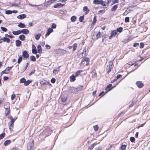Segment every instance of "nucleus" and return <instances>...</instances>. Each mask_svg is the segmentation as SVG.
<instances>
[{
    "label": "nucleus",
    "instance_id": "obj_1",
    "mask_svg": "<svg viewBox=\"0 0 150 150\" xmlns=\"http://www.w3.org/2000/svg\"><path fill=\"white\" fill-rule=\"evenodd\" d=\"M52 132V129L48 127L45 129L39 135V138L42 139H44L46 137L50 135Z\"/></svg>",
    "mask_w": 150,
    "mask_h": 150
},
{
    "label": "nucleus",
    "instance_id": "obj_2",
    "mask_svg": "<svg viewBox=\"0 0 150 150\" xmlns=\"http://www.w3.org/2000/svg\"><path fill=\"white\" fill-rule=\"evenodd\" d=\"M34 146L33 141L29 142L28 144V150H33V148Z\"/></svg>",
    "mask_w": 150,
    "mask_h": 150
},
{
    "label": "nucleus",
    "instance_id": "obj_3",
    "mask_svg": "<svg viewBox=\"0 0 150 150\" xmlns=\"http://www.w3.org/2000/svg\"><path fill=\"white\" fill-rule=\"evenodd\" d=\"M109 65L107 66L106 68L107 72L108 73H109L111 71L113 64L112 62V61H109Z\"/></svg>",
    "mask_w": 150,
    "mask_h": 150
},
{
    "label": "nucleus",
    "instance_id": "obj_4",
    "mask_svg": "<svg viewBox=\"0 0 150 150\" xmlns=\"http://www.w3.org/2000/svg\"><path fill=\"white\" fill-rule=\"evenodd\" d=\"M7 104L8 105L7 107L6 108H4L5 109V112L6 115H8L10 112L9 104L8 103H7Z\"/></svg>",
    "mask_w": 150,
    "mask_h": 150
},
{
    "label": "nucleus",
    "instance_id": "obj_5",
    "mask_svg": "<svg viewBox=\"0 0 150 150\" xmlns=\"http://www.w3.org/2000/svg\"><path fill=\"white\" fill-rule=\"evenodd\" d=\"M22 56L25 58H27L29 57V55L26 50L23 51L22 53Z\"/></svg>",
    "mask_w": 150,
    "mask_h": 150
},
{
    "label": "nucleus",
    "instance_id": "obj_6",
    "mask_svg": "<svg viewBox=\"0 0 150 150\" xmlns=\"http://www.w3.org/2000/svg\"><path fill=\"white\" fill-rule=\"evenodd\" d=\"M84 61H86V62L87 63L86 64V65H87L88 63L89 62V59L86 57H84L82 59L81 62V64H83V62Z\"/></svg>",
    "mask_w": 150,
    "mask_h": 150
},
{
    "label": "nucleus",
    "instance_id": "obj_7",
    "mask_svg": "<svg viewBox=\"0 0 150 150\" xmlns=\"http://www.w3.org/2000/svg\"><path fill=\"white\" fill-rule=\"evenodd\" d=\"M136 84L137 86L139 88H141L143 87L144 84L142 81H138L136 82Z\"/></svg>",
    "mask_w": 150,
    "mask_h": 150
},
{
    "label": "nucleus",
    "instance_id": "obj_8",
    "mask_svg": "<svg viewBox=\"0 0 150 150\" xmlns=\"http://www.w3.org/2000/svg\"><path fill=\"white\" fill-rule=\"evenodd\" d=\"M117 30H113L111 32V34L109 37V39H110L112 37L116 35L117 34Z\"/></svg>",
    "mask_w": 150,
    "mask_h": 150
},
{
    "label": "nucleus",
    "instance_id": "obj_9",
    "mask_svg": "<svg viewBox=\"0 0 150 150\" xmlns=\"http://www.w3.org/2000/svg\"><path fill=\"white\" fill-rule=\"evenodd\" d=\"M21 33L25 35H27L29 33V31L27 29H23L21 30Z\"/></svg>",
    "mask_w": 150,
    "mask_h": 150
},
{
    "label": "nucleus",
    "instance_id": "obj_10",
    "mask_svg": "<svg viewBox=\"0 0 150 150\" xmlns=\"http://www.w3.org/2000/svg\"><path fill=\"white\" fill-rule=\"evenodd\" d=\"M53 32V29L52 28H49L47 31V32L45 35V36H47Z\"/></svg>",
    "mask_w": 150,
    "mask_h": 150
},
{
    "label": "nucleus",
    "instance_id": "obj_11",
    "mask_svg": "<svg viewBox=\"0 0 150 150\" xmlns=\"http://www.w3.org/2000/svg\"><path fill=\"white\" fill-rule=\"evenodd\" d=\"M60 67H57L54 68V69L53 71V73L55 74H57L59 71V70Z\"/></svg>",
    "mask_w": 150,
    "mask_h": 150
},
{
    "label": "nucleus",
    "instance_id": "obj_12",
    "mask_svg": "<svg viewBox=\"0 0 150 150\" xmlns=\"http://www.w3.org/2000/svg\"><path fill=\"white\" fill-rule=\"evenodd\" d=\"M26 17V15L25 14H20L17 16V18L19 19H22Z\"/></svg>",
    "mask_w": 150,
    "mask_h": 150
},
{
    "label": "nucleus",
    "instance_id": "obj_13",
    "mask_svg": "<svg viewBox=\"0 0 150 150\" xmlns=\"http://www.w3.org/2000/svg\"><path fill=\"white\" fill-rule=\"evenodd\" d=\"M83 10L84 12H85V14H88L89 11V10L88 9L87 7L86 6H84L83 7Z\"/></svg>",
    "mask_w": 150,
    "mask_h": 150
},
{
    "label": "nucleus",
    "instance_id": "obj_14",
    "mask_svg": "<svg viewBox=\"0 0 150 150\" xmlns=\"http://www.w3.org/2000/svg\"><path fill=\"white\" fill-rule=\"evenodd\" d=\"M112 85L111 84H109L107 86L106 88H105V90L107 91L106 93H107L108 91H110L111 90V88H110V87L112 86Z\"/></svg>",
    "mask_w": 150,
    "mask_h": 150
},
{
    "label": "nucleus",
    "instance_id": "obj_15",
    "mask_svg": "<svg viewBox=\"0 0 150 150\" xmlns=\"http://www.w3.org/2000/svg\"><path fill=\"white\" fill-rule=\"evenodd\" d=\"M76 76L74 75H72L70 76V81L71 82L74 81L76 80Z\"/></svg>",
    "mask_w": 150,
    "mask_h": 150
},
{
    "label": "nucleus",
    "instance_id": "obj_16",
    "mask_svg": "<svg viewBox=\"0 0 150 150\" xmlns=\"http://www.w3.org/2000/svg\"><path fill=\"white\" fill-rule=\"evenodd\" d=\"M69 90L70 92L73 93H76L77 91L76 89L74 87L71 88Z\"/></svg>",
    "mask_w": 150,
    "mask_h": 150
},
{
    "label": "nucleus",
    "instance_id": "obj_17",
    "mask_svg": "<svg viewBox=\"0 0 150 150\" xmlns=\"http://www.w3.org/2000/svg\"><path fill=\"white\" fill-rule=\"evenodd\" d=\"M64 6V4H61V3H58L55 5L54 7V8H57L58 7H60L63 6Z\"/></svg>",
    "mask_w": 150,
    "mask_h": 150
},
{
    "label": "nucleus",
    "instance_id": "obj_18",
    "mask_svg": "<svg viewBox=\"0 0 150 150\" xmlns=\"http://www.w3.org/2000/svg\"><path fill=\"white\" fill-rule=\"evenodd\" d=\"M118 4H117L114 5L111 8V11H115V10L118 8Z\"/></svg>",
    "mask_w": 150,
    "mask_h": 150
},
{
    "label": "nucleus",
    "instance_id": "obj_19",
    "mask_svg": "<svg viewBox=\"0 0 150 150\" xmlns=\"http://www.w3.org/2000/svg\"><path fill=\"white\" fill-rule=\"evenodd\" d=\"M12 33L13 35H18L21 33V30H20L16 31H13Z\"/></svg>",
    "mask_w": 150,
    "mask_h": 150
},
{
    "label": "nucleus",
    "instance_id": "obj_20",
    "mask_svg": "<svg viewBox=\"0 0 150 150\" xmlns=\"http://www.w3.org/2000/svg\"><path fill=\"white\" fill-rule=\"evenodd\" d=\"M97 143H94L93 144L91 145L90 146H89L88 147V149L89 150H92L93 147H94V146L97 144Z\"/></svg>",
    "mask_w": 150,
    "mask_h": 150
},
{
    "label": "nucleus",
    "instance_id": "obj_21",
    "mask_svg": "<svg viewBox=\"0 0 150 150\" xmlns=\"http://www.w3.org/2000/svg\"><path fill=\"white\" fill-rule=\"evenodd\" d=\"M37 50L38 52L39 53L41 52L42 51V48L40 45H38L37 46Z\"/></svg>",
    "mask_w": 150,
    "mask_h": 150
},
{
    "label": "nucleus",
    "instance_id": "obj_22",
    "mask_svg": "<svg viewBox=\"0 0 150 150\" xmlns=\"http://www.w3.org/2000/svg\"><path fill=\"white\" fill-rule=\"evenodd\" d=\"M3 40L4 42H6L8 43H9L10 42V40L6 37H4L3 38Z\"/></svg>",
    "mask_w": 150,
    "mask_h": 150
},
{
    "label": "nucleus",
    "instance_id": "obj_23",
    "mask_svg": "<svg viewBox=\"0 0 150 150\" xmlns=\"http://www.w3.org/2000/svg\"><path fill=\"white\" fill-rule=\"evenodd\" d=\"M18 26L19 27L23 28H25V25L24 24L21 22L18 24Z\"/></svg>",
    "mask_w": 150,
    "mask_h": 150
},
{
    "label": "nucleus",
    "instance_id": "obj_24",
    "mask_svg": "<svg viewBox=\"0 0 150 150\" xmlns=\"http://www.w3.org/2000/svg\"><path fill=\"white\" fill-rule=\"evenodd\" d=\"M21 42L20 40H17L16 41V45L17 47H19L21 44Z\"/></svg>",
    "mask_w": 150,
    "mask_h": 150
},
{
    "label": "nucleus",
    "instance_id": "obj_25",
    "mask_svg": "<svg viewBox=\"0 0 150 150\" xmlns=\"http://www.w3.org/2000/svg\"><path fill=\"white\" fill-rule=\"evenodd\" d=\"M25 37L24 35H21L19 36V38L20 40L22 41H23L25 40Z\"/></svg>",
    "mask_w": 150,
    "mask_h": 150
},
{
    "label": "nucleus",
    "instance_id": "obj_26",
    "mask_svg": "<svg viewBox=\"0 0 150 150\" xmlns=\"http://www.w3.org/2000/svg\"><path fill=\"white\" fill-rule=\"evenodd\" d=\"M32 82V80H28L27 81H25L24 83V85L25 86H27L30 83Z\"/></svg>",
    "mask_w": 150,
    "mask_h": 150
},
{
    "label": "nucleus",
    "instance_id": "obj_27",
    "mask_svg": "<svg viewBox=\"0 0 150 150\" xmlns=\"http://www.w3.org/2000/svg\"><path fill=\"white\" fill-rule=\"evenodd\" d=\"M82 71V70H81L77 71L75 73V76L76 77L78 76L81 73Z\"/></svg>",
    "mask_w": 150,
    "mask_h": 150
},
{
    "label": "nucleus",
    "instance_id": "obj_28",
    "mask_svg": "<svg viewBox=\"0 0 150 150\" xmlns=\"http://www.w3.org/2000/svg\"><path fill=\"white\" fill-rule=\"evenodd\" d=\"M11 143V141L10 140H7L4 143V146H7L9 144Z\"/></svg>",
    "mask_w": 150,
    "mask_h": 150
},
{
    "label": "nucleus",
    "instance_id": "obj_29",
    "mask_svg": "<svg viewBox=\"0 0 150 150\" xmlns=\"http://www.w3.org/2000/svg\"><path fill=\"white\" fill-rule=\"evenodd\" d=\"M13 66H12L11 67H7L6 69H5V71H6L8 72V74L9 73L10 71V70L11 69V68L13 67Z\"/></svg>",
    "mask_w": 150,
    "mask_h": 150
},
{
    "label": "nucleus",
    "instance_id": "obj_30",
    "mask_svg": "<svg viewBox=\"0 0 150 150\" xmlns=\"http://www.w3.org/2000/svg\"><path fill=\"white\" fill-rule=\"evenodd\" d=\"M76 16H73L71 17V21L74 22L76 21Z\"/></svg>",
    "mask_w": 150,
    "mask_h": 150
},
{
    "label": "nucleus",
    "instance_id": "obj_31",
    "mask_svg": "<svg viewBox=\"0 0 150 150\" xmlns=\"http://www.w3.org/2000/svg\"><path fill=\"white\" fill-rule=\"evenodd\" d=\"M100 0H94L93 3L96 4H100Z\"/></svg>",
    "mask_w": 150,
    "mask_h": 150
},
{
    "label": "nucleus",
    "instance_id": "obj_32",
    "mask_svg": "<svg viewBox=\"0 0 150 150\" xmlns=\"http://www.w3.org/2000/svg\"><path fill=\"white\" fill-rule=\"evenodd\" d=\"M41 35L40 34H37L35 36V38L37 40H38L40 38Z\"/></svg>",
    "mask_w": 150,
    "mask_h": 150
},
{
    "label": "nucleus",
    "instance_id": "obj_33",
    "mask_svg": "<svg viewBox=\"0 0 150 150\" xmlns=\"http://www.w3.org/2000/svg\"><path fill=\"white\" fill-rule=\"evenodd\" d=\"M30 59L33 62H35L36 61V58L34 56H31L30 57Z\"/></svg>",
    "mask_w": 150,
    "mask_h": 150
},
{
    "label": "nucleus",
    "instance_id": "obj_34",
    "mask_svg": "<svg viewBox=\"0 0 150 150\" xmlns=\"http://www.w3.org/2000/svg\"><path fill=\"white\" fill-rule=\"evenodd\" d=\"M13 123L11 122L9 125V128L10 131H11V130H12V128L13 126Z\"/></svg>",
    "mask_w": 150,
    "mask_h": 150
},
{
    "label": "nucleus",
    "instance_id": "obj_35",
    "mask_svg": "<svg viewBox=\"0 0 150 150\" xmlns=\"http://www.w3.org/2000/svg\"><path fill=\"white\" fill-rule=\"evenodd\" d=\"M72 47H73V51H74L76 49V48L77 47V44L76 43L74 44Z\"/></svg>",
    "mask_w": 150,
    "mask_h": 150
},
{
    "label": "nucleus",
    "instance_id": "obj_36",
    "mask_svg": "<svg viewBox=\"0 0 150 150\" xmlns=\"http://www.w3.org/2000/svg\"><path fill=\"white\" fill-rule=\"evenodd\" d=\"M9 118L10 119V120H11V122L13 123L14 122H15L16 119H14V118H13L11 116H10L9 117Z\"/></svg>",
    "mask_w": 150,
    "mask_h": 150
},
{
    "label": "nucleus",
    "instance_id": "obj_37",
    "mask_svg": "<svg viewBox=\"0 0 150 150\" xmlns=\"http://www.w3.org/2000/svg\"><path fill=\"white\" fill-rule=\"evenodd\" d=\"M93 127L94 130L95 131H97L99 127L98 125L94 126Z\"/></svg>",
    "mask_w": 150,
    "mask_h": 150
},
{
    "label": "nucleus",
    "instance_id": "obj_38",
    "mask_svg": "<svg viewBox=\"0 0 150 150\" xmlns=\"http://www.w3.org/2000/svg\"><path fill=\"white\" fill-rule=\"evenodd\" d=\"M122 30L123 28L122 27H120L117 28V32L118 31L120 33H121L122 32Z\"/></svg>",
    "mask_w": 150,
    "mask_h": 150
},
{
    "label": "nucleus",
    "instance_id": "obj_39",
    "mask_svg": "<svg viewBox=\"0 0 150 150\" xmlns=\"http://www.w3.org/2000/svg\"><path fill=\"white\" fill-rule=\"evenodd\" d=\"M59 13L62 14H64L66 13V12L65 10L62 9L59 11Z\"/></svg>",
    "mask_w": 150,
    "mask_h": 150
},
{
    "label": "nucleus",
    "instance_id": "obj_40",
    "mask_svg": "<svg viewBox=\"0 0 150 150\" xmlns=\"http://www.w3.org/2000/svg\"><path fill=\"white\" fill-rule=\"evenodd\" d=\"M86 50L85 48H84L83 50V52H81V55L82 56H83V55L84 54V55H86Z\"/></svg>",
    "mask_w": 150,
    "mask_h": 150
},
{
    "label": "nucleus",
    "instance_id": "obj_41",
    "mask_svg": "<svg viewBox=\"0 0 150 150\" xmlns=\"http://www.w3.org/2000/svg\"><path fill=\"white\" fill-rule=\"evenodd\" d=\"M100 4L103 6H106L105 2L103 1L102 0H100Z\"/></svg>",
    "mask_w": 150,
    "mask_h": 150
},
{
    "label": "nucleus",
    "instance_id": "obj_42",
    "mask_svg": "<svg viewBox=\"0 0 150 150\" xmlns=\"http://www.w3.org/2000/svg\"><path fill=\"white\" fill-rule=\"evenodd\" d=\"M126 145H121V149L122 150H125L126 148Z\"/></svg>",
    "mask_w": 150,
    "mask_h": 150
},
{
    "label": "nucleus",
    "instance_id": "obj_43",
    "mask_svg": "<svg viewBox=\"0 0 150 150\" xmlns=\"http://www.w3.org/2000/svg\"><path fill=\"white\" fill-rule=\"evenodd\" d=\"M32 52L33 54H36L37 53V52L36 48H33L32 49Z\"/></svg>",
    "mask_w": 150,
    "mask_h": 150
},
{
    "label": "nucleus",
    "instance_id": "obj_44",
    "mask_svg": "<svg viewBox=\"0 0 150 150\" xmlns=\"http://www.w3.org/2000/svg\"><path fill=\"white\" fill-rule=\"evenodd\" d=\"M84 19L83 16H81L79 18V21L81 22H83Z\"/></svg>",
    "mask_w": 150,
    "mask_h": 150
},
{
    "label": "nucleus",
    "instance_id": "obj_45",
    "mask_svg": "<svg viewBox=\"0 0 150 150\" xmlns=\"http://www.w3.org/2000/svg\"><path fill=\"white\" fill-rule=\"evenodd\" d=\"M22 60V58L21 56H20L19 57L18 59V64H20Z\"/></svg>",
    "mask_w": 150,
    "mask_h": 150
},
{
    "label": "nucleus",
    "instance_id": "obj_46",
    "mask_svg": "<svg viewBox=\"0 0 150 150\" xmlns=\"http://www.w3.org/2000/svg\"><path fill=\"white\" fill-rule=\"evenodd\" d=\"M129 17H126L125 18V23H128L129 22Z\"/></svg>",
    "mask_w": 150,
    "mask_h": 150
},
{
    "label": "nucleus",
    "instance_id": "obj_47",
    "mask_svg": "<svg viewBox=\"0 0 150 150\" xmlns=\"http://www.w3.org/2000/svg\"><path fill=\"white\" fill-rule=\"evenodd\" d=\"M5 13L7 14H10L12 13V11L7 10L6 11Z\"/></svg>",
    "mask_w": 150,
    "mask_h": 150
},
{
    "label": "nucleus",
    "instance_id": "obj_48",
    "mask_svg": "<svg viewBox=\"0 0 150 150\" xmlns=\"http://www.w3.org/2000/svg\"><path fill=\"white\" fill-rule=\"evenodd\" d=\"M96 16H95L94 17L93 20V22H92V24H95L96 23Z\"/></svg>",
    "mask_w": 150,
    "mask_h": 150
},
{
    "label": "nucleus",
    "instance_id": "obj_49",
    "mask_svg": "<svg viewBox=\"0 0 150 150\" xmlns=\"http://www.w3.org/2000/svg\"><path fill=\"white\" fill-rule=\"evenodd\" d=\"M130 140L131 142H133L135 141V138L133 137H131L130 138Z\"/></svg>",
    "mask_w": 150,
    "mask_h": 150
},
{
    "label": "nucleus",
    "instance_id": "obj_50",
    "mask_svg": "<svg viewBox=\"0 0 150 150\" xmlns=\"http://www.w3.org/2000/svg\"><path fill=\"white\" fill-rule=\"evenodd\" d=\"M1 29L4 32H6L7 30V29L5 27H1Z\"/></svg>",
    "mask_w": 150,
    "mask_h": 150
},
{
    "label": "nucleus",
    "instance_id": "obj_51",
    "mask_svg": "<svg viewBox=\"0 0 150 150\" xmlns=\"http://www.w3.org/2000/svg\"><path fill=\"white\" fill-rule=\"evenodd\" d=\"M118 2V0H113L112 3L111 4V5H112L114 4L117 3Z\"/></svg>",
    "mask_w": 150,
    "mask_h": 150
},
{
    "label": "nucleus",
    "instance_id": "obj_52",
    "mask_svg": "<svg viewBox=\"0 0 150 150\" xmlns=\"http://www.w3.org/2000/svg\"><path fill=\"white\" fill-rule=\"evenodd\" d=\"M49 83V82H44L43 81H42L40 82V83L41 84V85H44L45 84H48Z\"/></svg>",
    "mask_w": 150,
    "mask_h": 150
},
{
    "label": "nucleus",
    "instance_id": "obj_53",
    "mask_svg": "<svg viewBox=\"0 0 150 150\" xmlns=\"http://www.w3.org/2000/svg\"><path fill=\"white\" fill-rule=\"evenodd\" d=\"M5 136L4 133H1L0 134V139H2Z\"/></svg>",
    "mask_w": 150,
    "mask_h": 150
},
{
    "label": "nucleus",
    "instance_id": "obj_54",
    "mask_svg": "<svg viewBox=\"0 0 150 150\" xmlns=\"http://www.w3.org/2000/svg\"><path fill=\"white\" fill-rule=\"evenodd\" d=\"M20 82L22 83H25V79L24 78H23L20 79Z\"/></svg>",
    "mask_w": 150,
    "mask_h": 150
},
{
    "label": "nucleus",
    "instance_id": "obj_55",
    "mask_svg": "<svg viewBox=\"0 0 150 150\" xmlns=\"http://www.w3.org/2000/svg\"><path fill=\"white\" fill-rule=\"evenodd\" d=\"M15 97L16 96L15 94H13L11 96V100H13L15 98Z\"/></svg>",
    "mask_w": 150,
    "mask_h": 150
},
{
    "label": "nucleus",
    "instance_id": "obj_56",
    "mask_svg": "<svg viewBox=\"0 0 150 150\" xmlns=\"http://www.w3.org/2000/svg\"><path fill=\"white\" fill-rule=\"evenodd\" d=\"M35 69L32 70V71H31V72L29 73V76L31 75L32 74H34L35 73Z\"/></svg>",
    "mask_w": 150,
    "mask_h": 150
},
{
    "label": "nucleus",
    "instance_id": "obj_57",
    "mask_svg": "<svg viewBox=\"0 0 150 150\" xmlns=\"http://www.w3.org/2000/svg\"><path fill=\"white\" fill-rule=\"evenodd\" d=\"M56 25L53 23H52L51 26V27L52 28H56Z\"/></svg>",
    "mask_w": 150,
    "mask_h": 150
},
{
    "label": "nucleus",
    "instance_id": "obj_58",
    "mask_svg": "<svg viewBox=\"0 0 150 150\" xmlns=\"http://www.w3.org/2000/svg\"><path fill=\"white\" fill-rule=\"evenodd\" d=\"M92 76L93 78H96L97 77V74L96 72H93V73Z\"/></svg>",
    "mask_w": 150,
    "mask_h": 150
},
{
    "label": "nucleus",
    "instance_id": "obj_59",
    "mask_svg": "<svg viewBox=\"0 0 150 150\" xmlns=\"http://www.w3.org/2000/svg\"><path fill=\"white\" fill-rule=\"evenodd\" d=\"M144 46V43L142 42H141L140 44L139 47L140 48H142Z\"/></svg>",
    "mask_w": 150,
    "mask_h": 150
},
{
    "label": "nucleus",
    "instance_id": "obj_60",
    "mask_svg": "<svg viewBox=\"0 0 150 150\" xmlns=\"http://www.w3.org/2000/svg\"><path fill=\"white\" fill-rule=\"evenodd\" d=\"M56 81V80L54 78H52L51 81V83H55Z\"/></svg>",
    "mask_w": 150,
    "mask_h": 150
},
{
    "label": "nucleus",
    "instance_id": "obj_61",
    "mask_svg": "<svg viewBox=\"0 0 150 150\" xmlns=\"http://www.w3.org/2000/svg\"><path fill=\"white\" fill-rule=\"evenodd\" d=\"M54 1L53 0H51L48 2V4L50 5Z\"/></svg>",
    "mask_w": 150,
    "mask_h": 150
},
{
    "label": "nucleus",
    "instance_id": "obj_62",
    "mask_svg": "<svg viewBox=\"0 0 150 150\" xmlns=\"http://www.w3.org/2000/svg\"><path fill=\"white\" fill-rule=\"evenodd\" d=\"M45 47L47 49H49L50 48V46L47 44L46 45H45Z\"/></svg>",
    "mask_w": 150,
    "mask_h": 150
},
{
    "label": "nucleus",
    "instance_id": "obj_63",
    "mask_svg": "<svg viewBox=\"0 0 150 150\" xmlns=\"http://www.w3.org/2000/svg\"><path fill=\"white\" fill-rule=\"evenodd\" d=\"M139 45V44L138 43H135L133 45V47H137V46H138Z\"/></svg>",
    "mask_w": 150,
    "mask_h": 150
},
{
    "label": "nucleus",
    "instance_id": "obj_64",
    "mask_svg": "<svg viewBox=\"0 0 150 150\" xmlns=\"http://www.w3.org/2000/svg\"><path fill=\"white\" fill-rule=\"evenodd\" d=\"M9 79L8 77L7 76H5L3 77V79L5 81L8 79Z\"/></svg>",
    "mask_w": 150,
    "mask_h": 150
}]
</instances>
